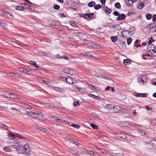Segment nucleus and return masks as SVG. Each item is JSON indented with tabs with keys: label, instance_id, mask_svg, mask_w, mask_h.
Masks as SVG:
<instances>
[{
	"label": "nucleus",
	"instance_id": "6ab92c4d",
	"mask_svg": "<svg viewBox=\"0 0 156 156\" xmlns=\"http://www.w3.org/2000/svg\"><path fill=\"white\" fill-rule=\"evenodd\" d=\"M126 3L128 6H132L133 5V1L132 0L126 1Z\"/></svg>",
	"mask_w": 156,
	"mask_h": 156
},
{
	"label": "nucleus",
	"instance_id": "c9c22d12",
	"mask_svg": "<svg viewBox=\"0 0 156 156\" xmlns=\"http://www.w3.org/2000/svg\"><path fill=\"white\" fill-rule=\"evenodd\" d=\"M139 4L140 5V7L139 8V7L138 6V8H140V9H141L142 8H143L144 6V3L142 2H139Z\"/></svg>",
	"mask_w": 156,
	"mask_h": 156
},
{
	"label": "nucleus",
	"instance_id": "8fccbe9b",
	"mask_svg": "<svg viewBox=\"0 0 156 156\" xmlns=\"http://www.w3.org/2000/svg\"><path fill=\"white\" fill-rule=\"evenodd\" d=\"M3 150L7 152H9L10 150V149H9V148L7 147H4Z\"/></svg>",
	"mask_w": 156,
	"mask_h": 156
},
{
	"label": "nucleus",
	"instance_id": "de8ad7c7",
	"mask_svg": "<svg viewBox=\"0 0 156 156\" xmlns=\"http://www.w3.org/2000/svg\"><path fill=\"white\" fill-rule=\"evenodd\" d=\"M71 126L74 128H76L77 129H78L80 127V126L77 124H73Z\"/></svg>",
	"mask_w": 156,
	"mask_h": 156
},
{
	"label": "nucleus",
	"instance_id": "774afa93",
	"mask_svg": "<svg viewBox=\"0 0 156 156\" xmlns=\"http://www.w3.org/2000/svg\"><path fill=\"white\" fill-rule=\"evenodd\" d=\"M52 118L53 119L55 120L56 121H57L58 119V117L56 116H52Z\"/></svg>",
	"mask_w": 156,
	"mask_h": 156
},
{
	"label": "nucleus",
	"instance_id": "c03bdc74",
	"mask_svg": "<svg viewBox=\"0 0 156 156\" xmlns=\"http://www.w3.org/2000/svg\"><path fill=\"white\" fill-rule=\"evenodd\" d=\"M91 115L94 118H97L98 117V115L96 113L94 112L91 113Z\"/></svg>",
	"mask_w": 156,
	"mask_h": 156
},
{
	"label": "nucleus",
	"instance_id": "13d9d810",
	"mask_svg": "<svg viewBox=\"0 0 156 156\" xmlns=\"http://www.w3.org/2000/svg\"><path fill=\"white\" fill-rule=\"evenodd\" d=\"M152 20L153 22H155L156 20V15H154L153 16Z\"/></svg>",
	"mask_w": 156,
	"mask_h": 156
},
{
	"label": "nucleus",
	"instance_id": "052dcab7",
	"mask_svg": "<svg viewBox=\"0 0 156 156\" xmlns=\"http://www.w3.org/2000/svg\"><path fill=\"white\" fill-rule=\"evenodd\" d=\"M59 16L62 18L65 17V16L64 15V14L63 13H60L58 14Z\"/></svg>",
	"mask_w": 156,
	"mask_h": 156
},
{
	"label": "nucleus",
	"instance_id": "f257e3e1",
	"mask_svg": "<svg viewBox=\"0 0 156 156\" xmlns=\"http://www.w3.org/2000/svg\"><path fill=\"white\" fill-rule=\"evenodd\" d=\"M14 148L16 149V151L19 153H22L26 152V154L27 156L29 155L30 153L29 152L30 150L29 148V145L28 144L25 145L23 147L19 144L18 147H14Z\"/></svg>",
	"mask_w": 156,
	"mask_h": 156
},
{
	"label": "nucleus",
	"instance_id": "6e6552de",
	"mask_svg": "<svg viewBox=\"0 0 156 156\" xmlns=\"http://www.w3.org/2000/svg\"><path fill=\"white\" fill-rule=\"evenodd\" d=\"M7 74L8 76H11L15 78L18 77L19 76H21V74L18 73H15L10 72L7 73Z\"/></svg>",
	"mask_w": 156,
	"mask_h": 156
},
{
	"label": "nucleus",
	"instance_id": "39448f33",
	"mask_svg": "<svg viewBox=\"0 0 156 156\" xmlns=\"http://www.w3.org/2000/svg\"><path fill=\"white\" fill-rule=\"evenodd\" d=\"M114 134L115 135L120 138L124 139H126L127 138V136L126 135L123 133L119 132L117 133H115Z\"/></svg>",
	"mask_w": 156,
	"mask_h": 156
},
{
	"label": "nucleus",
	"instance_id": "338daca9",
	"mask_svg": "<svg viewBox=\"0 0 156 156\" xmlns=\"http://www.w3.org/2000/svg\"><path fill=\"white\" fill-rule=\"evenodd\" d=\"M42 82L44 84H48V83H49V82L48 81H45V80H43Z\"/></svg>",
	"mask_w": 156,
	"mask_h": 156
},
{
	"label": "nucleus",
	"instance_id": "6e6d98bb",
	"mask_svg": "<svg viewBox=\"0 0 156 156\" xmlns=\"http://www.w3.org/2000/svg\"><path fill=\"white\" fill-rule=\"evenodd\" d=\"M98 149L100 151L103 153H104L105 151V150L104 149H100L99 148H98Z\"/></svg>",
	"mask_w": 156,
	"mask_h": 156
},
{
	"label": "nucleus",
	"instance_id": "2eb2a0df",
	"mask_svg": "<svg viewBox=\"0 0 156 156\" xmlns=\"http://www.w3.org/2000/svg\"><path fill=\"white\" fill-rule=\"evenodd\" d=\"M135 29L133 27H130L129 30H128L129 34L131 35H133L135 32Z\"/></svg>",
	"mask_w": 156,
	"mask_h": 156
},
{
	"label": "nucleus",
	"instance_id": "ddd939ff",
	"mask_svg": "<svg viewBox=\"0 0 156 156\" xmlns=\"http://www.w3.org/2000/svg\"><path fill=\"white\" fill-rule=\"evenodd\" d=\"M9 135L10 136H13L14 138L16 137H17L20 139L23 138L24 139V138L23 137L21 136L20 134L18 133L16 134H12V133H9Z\"/></svg>",
	"mask_w": 156,
	"mask_h": 156
},
{
	"label": "nucleus",
	"instance_id": "393cba45",
	"mask_svg": "<svg viewBox=\"0 0 156 156\" xmlns=\"http://www.w3.org/2000/svg\"><path fill=\"white\" fill-rule=\"evenodd\" d=\"M123 62L126 65L129 64L131 63V61L129 59H125L123 61Z\"/></svg>",
	"mask_w": 156,
	"mask_h": 156
},
{
	"label": "nucleus",
	"instance_id": "37998d69",
	"mask_svg": "<svg viewBox=\"0 0 156 156\" xmlns=\"http://www.w3.org/2000/svg\"><path fill=\"white\" fill-rule=\"evenodd\" d=\"M13 41L14 42H16L17 44H18L20 46H21L23 45V44L20 41L15 39H13Z\"/></svg>",
	"mask_w": 156,
	"mask_h": 156
},
{
	"label": "nucleus",
	"instance_id": "5701e85b",
	"mask_svg": "<svg viewBox=\"0 0 156 156\" xmlns=\"http://www.w3.org/2000/svg\"><path fill=\"white\" fill-rule=\"evenodd\" d=\"M85 55L86 56H87L88 57H92V55H95V54H93L92 52H86Z\"/></svg>",
	"mask_w": 156,
	"mask_h": 156
},
{
	"label": "nucleus",
	"instance_id": "b1692460",
	"mask_svg": "<svg viewBox=\"0 0 156 156\" xmlns=\"http://www.w3.org/2000/svg\"><path fill=\"white\" fill-rule=\"evenodd\" d=\"M112 154H114V156H124L123 153H115L114 152H112Z\"/></svg>",
	"mask_w": 156,
	"mask_h": 156
},
{
	"label": "nucleus",
	"instance_id": "f03ea898",
	"mask_svg": "<svg viewBox=\"0 0 156 156\" xmlns=\"http://www.w3.org/2000/svg\"><path fill=\"white\" fill-rule=\"evenodd\" d=\"M26 114L29 117L33 118H37L41 119L44 118L43 115L41 113H38L31 112H27Z\"/></svg>",
	"mask_w": 156,
	"mask_h": 156
},
{
	"label": "nucleus",
	"instance_id": "603ef678",
	"mask_svg": "<svg viewBox=\"0 0 156 156\" xmlns=\"http://www.w3.org/2000/svg\"><path fill=\"white\" fill-rule=\"evenodd\" d=\"M113 14L115 16H119V12L117 11H115Z\"/></svg>",
	"mask_w": 156,
	"mask_h": 156
},
{
	"label": "nucleus",
	"instance_id": "4c0bfd02",
	"mask_svg": "<svg viewBox=\"0 0 156 156\" xmlns=\"http://www.w3.org/2000/svg\"><path fill=\"white\" fill-rule=\"evenodd\" d=\"M0 26L4 27L5 28H6L7 27V25L6 23L1 22V26Z\"/></svg>",
	"mask_w": 156,
	"mask_h": 156
},
{
	"label": "nucleus",
	"instance_id": "4be33fe9",
	"mask_svg": "<svg viewBox=\"0 0 156 156\" xmlns=\"http://www.w3.org/2000/svg\"><path fill=\"white\" fill-rule=\"evenodd\" d=\"M95 3L94 1H91L87 4V5L90 7H92L95 5Z\"/></svg>",
	"mask_w": 156,
	"mask_h": 156
},
{
	"label": "nucleus",
	"instance_id": "f704fd0d",
	"mask_svg": "<svg viewBox=\"0 0 156 156\" xmlns=\"http://www.w3.org/2000/svg\"><path fill=\"white\" fill-rule=\"evenodd\" d=\"M115 7L118 9H120L121 8V5L119 3L116 2L115 4Z\"/></svg>",
	"mask_w": 156,
	"mask_h": 156
},
{
	"label": "nucleus",
	"instance_id": "69168bd1",
	"mask_svg": "<svg viewBox=\"0 0 156 156\" xmlns=\"http://www.w3.org/2000/svg\"><path fill=\"white\" fill-rule=\"evenodd\" d=\"M73 144L77 146H78V145L80 144L77 141H74V142H73Z\"/></svg>",
	"mask_w": 156,
	"mask_h": 156
},
{
	"label": "nucleus",
	"instance_id": "09e8293b",
	"mask_svg": "<svg viewBox=\"0 0 156 156\" xmlns=\"http://www.w3.org/2000/svg\"><path fill=\"white\" fill-rule=\"evenodd\" d=\"M69 23L72 27H75L76 25L74 24V21H70Z\"/></svg>",
	"mask_w": 156,
	"mask_h": 156
},
{
	"label": "nucleus",
	"instance_id": "f3484780",
	"mask_svg": "<svg viewBox=\"0 0 156 156\" xmlns=\"http://www.w3.org/2000/svg\"><path fill=\"white\" fill-rule=\"evenodd\" d=\"M147 26L150 29H151L153 28H154L156 26V23H152L148 24Z\"/></svg>",
	"mask_w": 156,
	"mask_h": 156
},
{
	"label": "nucleus",
	"instance_id": "864d4df0",
	"mask_svg": "<svg viewBox=\"0 0 156 156\" xmlns=\"http://www.w3.org/2000/svg\"><path fill=\"white\" fill-rule=\"evenodd\" d=\"M73 105L75 106H76L77 105L79 106L80 105L78 101H76L74 102Z\"/></svg>",
	"mask_w": 156,
	"mask_h": 156
},
{
	"label": "nucleus",
	"instance_id": "412c9836",
	"mask_svg": "<svg viewBox=\"0 0 156 156\" xmlns=\"http://www.w3.org/2000/svg\"><path fill=\"white\" fill-rule=\"evenodd\" d=\"M29 63L30 64L34 65L35 68H37L39 67V66L36 64V62H35L30 61L29 62Z\"/></svg>",
	"mask_w": 156,
	"mask_h": 156
},
{
	"label": "nucleus",
	"instance_id": "9b49d317",
	"mask_svg": "<svg viewBox=\"0 0 156 156\" xmlns=\"http://www.w3.org/2000/svg\"><path fill=\"white\" fill-rule=\"evenodd\" d=\"M155 45L153 44L150 45H148L147 46V50L148 52L150 53L153 52V49H154Z\"/></svg>",
	"mask_w": 156,
	"mask_h": 156
},
{
	"label": "nucleus",
	"instance_id": "0eeeda50",
	"mask_svg": "<svg viewBox=\"0 0 156 156\" xmlns=\"http://www.w3.org/2000/svg\"><path fill=\"white\" fill-rule=\"evenodd\" d=\"M94 15V13H87L84 14H82V17L85 19L90 21V20L91 17L90 16Z\"/></svg>",
	"mask_w": 156,
	"mask_h": 156
},
{
	"label": "nucleus",
	"instance_id": "bf43d9fd",
	"mask_svg": "<svg viewBox=\"0 0 156 156\" xmlns=\"http://www.w3.org/2000/svg\"><path fill=\"white\" fill-rule=\"evenodd\" d=\"M11 109H12V110H16L17 111H18L19 112H20V110L18 109H16V108H14V107H12L11 108Z\"/></svg>",
	"mask_w": 156,
	"mask_h": 156
},
{
	"label": "nucleus",
	"instance_id": "c756f323",
	"mask_svg": "<svg viewBox=\"0 0 156 156\" xmlns=\"http://www.w3.org/2000/svg\"><path fill=\"white\" fill-rule=\"evenodd\" d=\"M90 125V126L94 129H97L98 128V126L93 123H91Z\"/></svg>",
	"mask_w": 156,
	"mask_h": 156
},
{
	"label": "nucleus",
	"instance_id": "49530a36",
	"mask_svg": "<svg viewBox=\"0 0 156 156\" xmlns=\"http://www.w3.org/2000/svg\"><path fill=\"white\" fill-rule=\"evenodd\" d=\"M151 123L154 125L156 124V118L153 119L151 121Z\"/></svg>",
	"mask_w": 156,
	"mask_h": 156
},
{
	"label": "nucleus",
	"instance_id": "3c124183",
	"mask_svg": "<svg viewBox=\"0 0 156 156\" xmlns=\"http://www.w3.org/2000/svg\"><path fill=\"white\" fill-rule=\"evenodd\" d=\"M138 132L141 134V136H144L145 135L146 133L144 132H142L141 130H138Z\"/></svg>",
	"mask_w": 156,
	"mask_h": 156
},
{
	"label": "nucleus",
	"instance_id": "7c9ffc66",
	"mask_svg": "<svg viewBox=\"0 0 156 156\" xmlns=\"http://www.w3.org/2000/svg\"><path fill=\"white\" fill-rule=\"evenodd\" d=\"M86 153L87 154H88L92 156H94V153L91 151H87Z\"/></svg>",
	"mask_w": 156,
	"mask_h": 156
},
{
	"label": "nucleus",
	"instance_id": "79ce46f5",
	"mask_svg": "<svg viewBox=\"0 0 156 156\" xmlns=\"http://www.w3.org/2000/svg\"><path fill=\"white\" fill-rule=\"evenodd\" d=\"M0 126L2 128H3L5 129H8V127L3 124H0Z\"/></svg>",
	"mask_w": 156,
	"mask_h": 156
},
{
	"label": "nucleus",
	"instance_id": "7ed1b4c3",
	"mask_svg": "<svg viewBox=\"0 0 156 156\" xmlns=\"http://www.w3.org/2000/svg\"><path fill=\"white\" fill-rule=\"evenodd\" d=\"M8 144L10 145L11 147H17L19 145V143L15 140L14 139H11L8 142Z\"/></svg>",
	"mask_w": 156,
	"mask_h": 156
},
{
	"label": "nucleus",
	"instance_id": "2f4dec72",
	"mask_svg": "<svg viewBox=\"0 0 156 156\" xmlns=\"http://www.w3.org/2000/svg\"><path fill=\"white\" fill-rule=\"evenodd\" d=\"M152 15L151 14L148 13L146 15V17L148 20H150L151 19Z\"/></svg>",
	"mask_w": 156,
	"mask_h": 156
},
{
	"label": "nucleus",
	"instance_id": "a19ab883",
	"mask_svg": "<svg viewBox=\"0 0 156 156\" xmlns=\"http://www.w3.org/2000/svg\"><path fill=\"white\" fill-rule=\"evenodd\" d=\"M151 144H153L154 146H156V141L155 140H152L151 142Z\"/></svg>",
	"mask_w": 156,
	"mask_h": 156
},
{
	"label": "nucleus",
	"instance_id": "20e7f679",
	"mask_svg": "<svg viewBox=\"0 0 156 156\" xmlns=\"http://www.w3.org/2000/svg\"><path fill=\"white\" fill-rule=\"evenodd\" d=\"M147 77L146 75H143L140 76L138 79V82L141 83V84H145L147 82Z\"/></svg>",
	"mask_w": 156,
	"mask_h": 156
},
{
	"label": "nucleus",
	"instance_id": "5fc2aeb1",
	"mask_svg": "<svg viewBox=\"0 0 156 156\" xmlns=\"http://www.w3.org/2000/svg\"><path fill=\"white\" fill-rule=\"evenodd\" d=\"M151 82L154 85L156 86V79L152 80Z\"/></svg>",
	"mask_w": 156,
	"mask_h": 156
},
{
	"label": "nucleus",
	"instance_id": "cd10ccee",
	"mask_svg": "<svg viewBox=\"0 0 156 156\" xmlns=\"http://www.w3.org/2000/svg\"><path fill=\"white\" fill-rule=\"evenodd\" d=\"M111 38L113 42H115L117 40V37L116 36H112Z\"/></svg>",
	"mask_w": 156,
	"mask_h": 156
},
{
	"label": "nucleus",
	"instance_id": "a211bd4d",
	"mask_svg": "<svg viewBox=\"0 0 156 156\" xmlns=\"http://www.w3.org/2000/svg\"><path fill=\"white\" fill-rule=\"evenodd\" d=\"M3 14L6 17H8L9 19L12 18V15L10 13H8L7 12L4 11L3 12Z\"/></svg>",
	"mask_w": 156,
	"mask_h": 156
},
{
	"label": "nucleus",
	"instance_id": "aec40b11",
	"mask_svg": "<svg viewBox=\"0 0 156 156\" xmlns=\"http://www.w3.org/2000/svg\"><path fill=\"white\" fill-rule=\"evenodd\" d=\"M104 10L105 12L108 14L112 12L111 10L107 6L105 7Z\"/></svg>",
	"mask_w": 156,
	"mask_h": 156
},
{
	"label": "nucleus",
	"instance_id": "bb28decb",
	"mask_svg": "<svg viewBox=\"0 0 156 156\" xmlns=\"http://www.w3.org/2000/svg\"><path fill=\"white\" fill-rule=\"evenodd\" d=\"M16 9L19 11H23L25 9V8L21 6H17Z\"/></svg>",
	"mask_w": 156,
	"mask_h": 156
},
{
	"label": "nucleus",
	"instance_id": "0e129e2a",
	"mask_svg": "<svg viewBox=\"0 0 156 156\" xmlns=\"http://www.w3.org/2000/svg\"><path fill=\"white\" fill-rule=\"evenodd\" d=\"M71 138L68 137H65V140L68 142H69V140H70Z\"/></svg>",
	"mask_w": 156,
	"mask_h": 156
},
{
	"label": "nucleus",
	"instance_id": "a18cd8bd",
	"mask_svg": "<svg viewBox=\"0 0 156 156\" xmlns=\"http://www.w3.org/2000/svg\"><path fill=\"white\" fill-rule=\"evenodd\" d=\"M53 8L55 9L58 10L60 8V6L59 5H58L57 4H55V5H54Z\"/></svg>",
	"mask_w": 156,
	"mask_h": 156
},
{
	"label": "nucleus",
	"instance_id": "680f3d73",
	"mask_svg": "<svg viewBox=\"0 0 156 156\" xmlns=\"http://www.w3.org/2000/svg\"><path fill=\"white\" fill-rule=\"evenodd\" d=\"M18 69L19 70H20V72H24V68H22V67H20V68H18Z\"/></svg>",
	"mask_w": 156,
	"mask_h": 156
},
{
	"label": "nucleus",
	"instance_id": "4468645a",
	"mask_svg": "<svg viewBox=\"0 0 156 156\" xmlns=\"http://www.w3.org/2000/svg\"><path fill=\"white\" fill-rule=\"evenodd\" d=\"M9 95L10 98L12 99L16 100L20 99V98H19L17 96H16L15 94H13V93H9Z\"/></svg>",
	"mask_w": 156,
	"mask_h": 156
},
{
	"label": "nucleus",
	"instance_id": "1a4fd4ad",
	"mask_svg": "<svg viewBox=\"0 0 156 156\" xmlns=\"http://www.w3.org/2000/svg\"><path fill=\"white\" fill-rule=\"evenodd\" d=\"M121 37L123 38H126L128 36L129 32L128 30H123L121 32Z\"/></svg>",
	"mask_w": 156,
	"mask_h": 156
},
{
	"label": "nucleus",
	"instance_id": "e433bc0d",
	"mask_svg": "<svg viewBox=\"0 0 156 156\" xmlns=\"http://www.w3.org/2000/svg\"><path fill=\"white\" fill-rule=\"evenodd\" d=\"M54 89L57 91L62 92V90L60 88L58 87H55L54 88Z\"/></svg>",
	"mask_w": 156,
	"mask_h": 156
},
{
	"label": "nucleus",
	"instance_id": "f8f14e48",
	"mask_svg": "<svg viewBox=\"0 0 156 156\" xmlns=\"http://www.w3.org/2000/svg\"><path fill=\"white\" fill-rule=\"evenodd\" d=\"M126 15L124 14H119V16H118L116 19L117 21H120L121 20H123L125 19L126 18Z\"/></svg>",
	"mask_w": 156,
	"mask_h": 156
},
{
	"label": "nucleus",
	"instance_id": "9d476101",
	"mask_svg": "<svg viewBox=\"0 0 156 156\" xmlns=\"http://www.w3.org/2000/svg\"><path fill=\"white\" fill-rule=\"evenodd\" d=\"M19 105L20 107L24 108L25 109H27L30 110L32 109L31 106L28 105L24 103H20Z\"/></svg>",
	"mask_w": 156,
	"mask_h": 156
},
{
	"label": "nucleus",
	"instance_id": "473e14b6",
	"mask_svg": "<svg viewBox=\"0 0 156 156\" xmlns=\"http://www.w3.org/2000/svg\"><path fill=\"white\" fill-rule=\"evenodd\" d=\"M101 7V5L100 4L96 5H94V9L96 10H98Z\"/></svg>",
	"mask_w": 156,
	"mask_h": 156
},
{
	"label": "nucleus",
	"instance_id": "58836bf2",
	"mask_svg": "<svg viewBox=\"0 0 156 156\" xmlns=\"http://www.w3.org/2000/svg\"><path fill=\"white\" fill-rule=\"evenodd\" d=\"M132 41V39L130 37H128L127 39V44L128 45H129L131 42Z\"/></svg>",
	"mask_w": 156,
	"mask_h": 156
},
{
	"label": "nucleus",
	"instance_id": "72a5a7b5",
	"mask_svg": "<svg viewBox=\"0 0 156 156\" xmlns=\"http://www.w3.org/2000/svg\"><path fill=\"white\" fill-rule=\"evenodd\" d=\"M88 96L90 97H91L93 98H96L97 99V98H98V97L97 96L95 95H94L91 94H88Z\"/></svg>",
	"mask_w": 156,
	"mask_h": 156
},
{
	"label": "nucleus",
	"instance_id": "e2e57ef3",
	"mask_svg": "<svg viewBox=\"0 0 156 156\" xmlns=\"http://www.w3.org/2000/svg\"><path fill=\"white\" fill-rule=\"evenodd\" d=\"M105 0H101V2L102 5H105Z\"/></svg>",
	"mask_w": 156,
	"mask_h": 156
},
{
	"label": "nucleus",
	"instance_id": "4d7b16f0",
	"mask_svg": "<svg viewBox=\"0 0 156 156\" xmlns=\"http://www.w3.org/2000/svg\"><path fill=\"white\" fill-rule=\"evenodd\" d=\"M111 107V105H110L107 104L105 106V108L108 110Z\"/></svg>",
	"mask_w": 156,
	"mask_h": 156
},
{
	"label": "nucleus",
	"instance_id": "423d86ee",
	"mask_svg": "<svg viewBox=\"0 0 156 156\" xmlns=\"http://www.w3.org/2000/svg\"><path fill=\"white\" fill-rule=\"evenodd\" d=\"M67 83L70 85H72L73 83L76 82V80L75 79L73 80L70 77L68 76L65 79Z\"/></svg>",
	"mask_w": 156,
	"mask_h": 156
},
{
	"label": "nucleus",
	"instance_id": "ea45409f",
	"mask_svg": "<svg viewBox=\"0 0 156 156\" xmlns=\"http://www.w3.org/2000/svg\"><path fill=\"white\" fill-rule=\"evenodd\" d=\"M71 71V70H69V69H64L63 70V72L65 73H68L70 74V72Z\"/></svg>",
	"mask_w": 156,
	"mask_h": 156
},
{
	"label": "nucleus",
	"instance_id": "a878e982",
	"mask_svg": "<svg viewBox=\"0 0 156 156\" xmlns=\"http://www.w3.org/2000/svg\"><path fill=\"white\" fill-rule=\"evenodd\" d=\"M76 89L78 90L81 93H83L84 92L85 90L84 88H80L78 87H76Z\"/></svg>",
	"mask_w": 156,
	"mask_h": 156
},
{
	"label": "nucleus",
	"instance_id": "c85d7f7f",
	"mask_svg": "<svg viewBox=\"0 0 156 156\" xmlns=\"http://www.w3.org/2000/svg\"><path fill=\"white\" fill-rule=\"evenodd\" d=\"M77 39V38H76V39L73 37H69V40L70 41L74 42L75 43H77V40L76 39Z\"/></svg>",
	"mask_w": 156,
	"mask_h": 156
},
{
	"label": "nucleus",
	"instance_id": "dca6fc26",
	"mask_svg": "<svg viewBox=\"0 0 156 156\" xmlns=\"http://www.w3.org/2000/svg\"><path fill=\"white\" fill-rule=\"evenodd\" d=\"M150 29L147 26L146 27H145L142 30L143 31L145 34L149 33L150 31Z\"/></svg>",
	"mask_w": 156,
	"mask_h": 156
}]
</instances>
